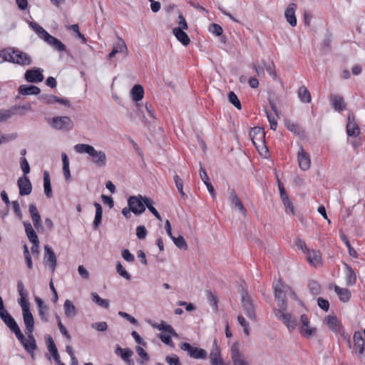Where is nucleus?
I'll return each mask as SVG.
<instances>
[{
	"label": "nucleus",
	"mask_w": 365,
	"mask_h": 365,
	"mask_svg": "<svg viewBox=\"0 0 365 365\" xmlns=\"http://www.w3.org/2000/svg\"><path fill=\"white\" fill-rule=\"evenodd\" d=\"M74 150L78 153H87L91 158V162L96 167L103 168L107 163L106 153L103 150H96L89 144L79 143L74 146Z\"/></svg>",
	"instance_id": "1"
},
{
	"label": "nucleus",
	"mask_w": 365,
	"mask_h": 365,
	"mask_svg": "<svg viewBox=\"0 0 365 365\" xmlns=\"http://www.w3.org/2000/svg\"><path fill=\"white\" fill-rule=\"evenodd\" d=\"M4 59L19 65L31 64V58L26 53L18 49L9 48L4 53Z\"/></svg>",
	"instance_id": "2"
},
{
	"label": "nucleus",
	"mask_w": 365,
	"mask_h": 365,
	"mask_svg": "<svg viewBox=\"0 0 365 365\" xmlns=\"http://www.w3.org/2000/svg\"><path fill=\"white\" fill-rule=\"evenodd\" d=\"M240 294L244 312L250 319L256 320L255 306L251 297L242 287H241Z\"/></svg>",
	"instance_id": "3"
},
{
	"label": "nucleus",
	"mask_w": 365,
	"mask_h": 365,
	"mask_svg": "<svg viewBox=\"0 0 365 365\" xmlns=\"http://www.w3.org/2000/svg\"><path fill=\"white\" fill-rule=\"evenodd\" d=\"M274 290L275 299L277 301V306L280 309H287V297L286 292L289 289V287L284 284L281 279L273 284Z\"/></svg>",
	"instance_id": "4"
},
{
	"label": "nucleus",
	"mask_w": 365,
	"mask_h": 365,
	"mask_svg": "<svg viewBox=\"0 0 365 365\" xmlns=\"http://www.w3.org/2000/svg\"><path fill=\"white\" fill-rule=\"evenodd\" d=\"M50 125L56 130L69 131L73 128V122L68 116H56L50 120Z\"/></svg>",
	"instance_id": "5"
},
{
	"label": "nucleus",
	"mask_w": 365,
	"mask_h": 365,
	"mask_svg": "<svg viewBox=\"0 0 365 365\" xmlns=\"http://www.w3.org/2000/svg\"><path fill=\"white\" fill-rule=\"evenodd\" d=\"M144 197L141 195H133L128 199V205L133 210V213L135 215H140L145 210Z\"/></svg>",
	"instance_id": "6"
},
{
	"label": "nucleus",
	"mask_w": 365,
	"mask_h": 365,
	"mask_svg": "<svg viewBox=\"0 0 365 365\" xmlns=\"http://www.w3.org/2000/svg\"><path fill=\"white\" fill-rule=\"evenodd\" d=\"M0 318L7 327L16 335V338H21L23 336V333L16 322L7 311L4 312H1L0 313Z\"/></svg>",
	"instance_id": "7"
},
{
	"label": "nucleus",
	"mask_w": 365,
	"mask_h": 365,
	"mask_svg": "<svg viewBox=\"0 0 365 365\" xmlns=\"http://www.w3.org/2000/svg\"><path fill=\"white\" fill-rule=\"evenodd\" d=\"M283 310L281 309H274V316L277 319L282 321L288 329L292 331L297 327V321L292 318L290 314L284 313Z\"/></svg>",
	"instance_id": "8"
},
{
	"label": "nucleus",
	"mask_w": 365,
	"mask_h": 365,
	"mask_svg": "<svg viewBox=\"0 0 365 365\" xmlns=\"http://www.w3.org/2000/svg\"><path fill=\"white\" fill-rule=\"evenodd\" d=\"M43 263L54 272L57 264L56 256L52 247L48 245L44 246Z\"/></svg>",
	"instance_id": "9"
},
{
	"label": "nucleus",
	"mask_w": 365,
	"mask_h": 365,
	"mask_svg": "<svg viewBox=\"0 0 365 365\" xmlns=\"http://www.w3.org/2000/svg\"><path fill=\"white\" fill-rule=\"evenodd\" d=\"M346 133L349 137H356L360 133V129L356 123L355 115L353 113H350L348 115L346 123Z\"/></svg>",
	"instance_id": "10"
},
{
	"label": "nucleus",
	"mask_w": 365,
	"mask_h": 365,
	"mask_svg": "<svg viewBox=\"0 0 365 365\" xmlns=\"http://www.w3.org/2000/svg\"><path fill=\"white\" fill-rule=\"evenodd\" d=\"M302 326L299 327V333L304 337H310L316 333V328L309 327V321L307 314H303L300 317Z\"/></svg>",
	"instance_id": "11"
},
{
	"label": "nucleus",
	"mask_w": 365,
	"mask_h": 365,
	"mask_svg": "<svg viewBox=\"0 0 365 365\" xmlns=\"http://www.w3.org/2000/svg\"><path fill=\"white\" fill-rule=\"evenodd\" d=\"M24 78L29 83H39L43 80V70L40 68L27 70Z\"/></svg>",
	"instance_id": "12"
},
{
	"label": "nucleus",
	"mask_w": 365,
	"mask_h": 365,
	"mask_svg": "<svg viewBox=\"0 0 365 365\" xmlns=\"http://www.w3.org/2000/svg\"><path fill=\"white\" fill-rule=\"evenodd\" d=\"M17 289L19 294L21 297V299L19 301V304L21 307L22 312L24 311V308L26 310H30V303L29 302V293L26 290L24 289V285L22 281L19 280L17 282Z\"/></svg>",
	"instance_id": "13"
},
{
	"label": "nucleus",
	"mask_w": 365,
	"mask_h": 365,
	"mask_svg": "<svg viewBox=\"0 0 365 365\" xmlns=\"http://www.w3.org/2000/svg\"><path fill=\"white\" fill-rule=\"evenodd\" d=\"M26 334L27 335V339L25 338L24 334L21 338L17 339L27 352H34V351L37 349V345L33 333Z\"/></svg>",
	"instance_id": "14"
},
{
	"label": "nucleus",
	"mask_w": 365,
	"mask_h": 365,
	"mask_svg": "<svg viewBox=\"0 0 365 365\" xmlns=\"http://www.w3.org/2000/svg\"><path fill=\"white\" fill-rule=\"evenodd\" d=\"M297 160L299 168L302 170H307L310 168L311 160L309 155L304 150L302 145L300 146L297 153Z\"/></svg>",
	"instance_id": "15"
},
{
	"label": "nucleus",
	"mask_w": 365,
	"mask_h": 365,
	"mask_svg": "<svg viewBox=\"0 0 365 365\" xmlns=\"http://www.w3.org/2000/svg\"><path fill=\"white\" fill-rule=\"evenodd\" d=\"M17 185L19 189L20 195H28L31 192L32 185L26 175L20 177L17 180Z\"/></svg>",
	"instance_id": "16"
},
{
	"label": "nucleus",
	"mask_w": 365,
	"mask_h": 365,
	"mask_svg": "<svg viewBox=\"0 0 365 365\" xmlns=\"http://www.w3.org/2000/svg\"><path fill=\"white\" fill-rule=\"evenodd\" d=\"M250 135L253 144L257 147V143H264L265 142V132L261 127H255L251 129Z\"/></svg>",
	"instance_id": "17"
},
{
	"label": "nucleus",
	"mask_w": 365,
	"mask_h": 365,
	"mask_svg": "<svg viewBox=\"0 0 365 365\" xmlns=\"http://www.w3.org/2000/svg\"><path fill=\"white\" fill-rule=\"evenodd\" d=\"M130 96L132 99L136 102V108L140 110L143 108V106L138 103V101L143 99L144 96V88L140 84L135 85L130 91Z\"/></svg>",
	"instance_id": "18"
},
{
	"label": "nucleus",
	"mask_w": 365,
	"mask_h": 365,
	"mask_svg": "<svg viewBox=\"0 0 365 365\" xmlns=\"http://www.w3.org/2000/svg\"><path fill=\"white\" fill-rule=\"evenodd\" d=\"M24 322L25 324V333L31 334L34 331V319L30 310H26L24 308L22 312Z\"/></svg>",
	"instance_id": "19"
},
{
	"label": "nucleus",
	"mask_w": 365,
	"mask_h": 365,
	"mask_svg": "<svg viewBox=\"0 0 365 365\" xmlns=\"http://www.w3.org/2000/svg\"><path fill=\"white\" fill-rule=\"evenodd\" d=\"M324 323L331 331L335 333H341L343 327L336 316L329 315L326 317L324 319Z\"/></svg>",
	"instance_id": "20"
},
{
	"label": "nucleus",
	"mask_w": 365,
	"mask_h": 365,
	"mask_svg": "<svg viewBox=\"0 0 365 365\" xmlns=\"http://www.w3.org/2000/svg\"><path fill=\"white\" fill-rule=\"evenodd\" d=\"M329 102L336 111L341 112L346 108V103L341 96L331 94L329 96Z\"/></svg>",
	"instance_id": "21"
},
{
	"label": "nucleus",
	"mask_w": 365,
	"mask_h": 365,
	"mask_svg": "<svg viewBox=\"0 0 365 365\" xmlns=\"http://www.w3.org/2000/svg\"><path fill=\"white\" fill-rule=\"evenodd\" d=\"M230 200L232 204L235 206V208L236 210H238L244 216L247 215V209L245 207L242 200L237 196V192L235 190H231Z\"/></svg>",
	"instance_id": "22"
},
{
	"label": "nucleus",
	"mask_w": 365,
	"mask_h": 365,
	"mask_svg": "<svg viewBox=\"0 0 365 365\" xmlns=\"http://www.w3.org/2000/svg\"><path fill=\"white\" fill-rule=\"evenodd\" d=\"M297 6L294 3H291L288 5L284 12V16L287 22L292 26H295L297 25V18L295 16V11Z\"/></svg>",
	"instance_id": "23"
},
{
	"label": "nucleus",
	"mask_w": 365,
	"mask_h": 365,
	"mask_svg": "<svg viewBox=\"0 0 365 365\" xmlns=\"http://www.w3.org/2000/svg\"><path fill=\"white\" fill-rule=\"evenodd\" d=\"M18 91L21 95L29 96V95H38L41 92L40 88L34 85H21Z\"/></svg>",
	"instance_id": "24"
},
{
	"label": "nucleus",
	"mask_w": 365,
	"mask_h": 365,
	"mask_svg": "<svg viewBox=\"0 0 365 365\" xmlns=\"http://www.w3.org/2000/svg\"><path fill=\"white\" fill-rule=\"evenodd\" d=\"M44 41L58 51H66V46L60 40L50 34L46 36V38Z\"/></svg>",
	"instance_id": "25"
},
{
	"label": "nucleus",
	"mask_w": 365,
	"mask_h": 365,
	"mask_svg": "<svg viewBox=\"0 0 365 365\" xmlns=\"http://www.w3.org/2000/svg\"><path fill=\"white\" fill-rule=\"evenodd\" d=\"M46 345H47L48 350L50 352V354H51L53 360L56 362H60L61 359H60V356H59L58 349L56 348V346L54 343L53 338L50 335H48V336L46 337Z\"/></svg>",
	"instance_id": "26"
},
{
	"label": "nucleus",
	"mask_w": 365,
	"mask_h": 365,
	"mask_svg": "<svg viewBox=\"0 0 365 365\" xmlns=\"http://www.w3.org/2000/svg\"><path fill=\"white\" fill-rule=\"evenodd\" d=\"M173 34L183 46H186L190 43V39L188 35L180 28H174Z\"/></svg>",
	"instance_id": "27"
},
{
	"label": "nucleus",
	"mask_w": 365,
	"mask_h": 365,
	"mask_svg": "<svg viewBox=\"0 0 365 365\" xmlns=\"http://www.w3.org/2000/svg\"><path fill=\"white\" fill-rule=\"evenodd\" d=\"M306 253L307 260L311 264L317 267L321 264L322 258L319 251L307 250Z\"/></svg>",
	"instance_id": "28"
},
{
	"label": "nucleus",
	"mask_w": 365,
	"mask_h": 365,
	"mask_svg": "<svg viewBox=\"0 0 365 365\" xmlns=\"http://www.w3.org/2000/svg\"><path fill=\"white\" fill-rule=\"evenodd\" d=\"M93 205L96 207V214H95V218L93 222V230H96L98 229L101 220H102V215H103V210L101 205L97 202H94Z\"/></svg>",
	"instance_id": "29"
},
{
	"label": "nucleus",
	"mask_w": 365,
	"mask_h": 365,
	"mask_svg": "<svg viewBox=\"0 0 365 365\" xmlns=\"http://www.w3.org/2000/svg\"><path fill=\"white\" fill-rule=\"evenodd\" d=\"M354 346L359 349V354L362 355L364 352L365 341L362 334L359 331H356L354 334Z\"/></svg>",
	"instance_id": "30"
},
{
	"label": "nucleus",
	"mask_w": 365,
	"mask_h": 365,
	"mask_svg": "<svg viewBox=\"0 0 365 365\" xmlns=\"http://www.w3.org/2000/svg\"><path fill=\"white\" fill-rule=\"evenodd\" d=\"M24 225L25 227L26 234L29 240L32 242H38V236L34 230L31 224L29 222H24Z\"/></svg>",
	"instance_id": "31"
},
{
	"label": "nucleus",
	"mask_w": 365,
	"mask_h": 365,
	"mask_svg": "<svg viewBox=\"0 0 365 365\" xmlns=\"http://www.w3.org/2000/svg\"><path fill=\"white\" fill-rule=\"evenodd\" d=\"M297 94H298V97H299V100L302 103H311V101H312L311 93L304 86L299 87Z\"/></svg>",
	"instance_id": "32"
},
{
	"label": "nucleus",
	"mask_w": 365,
	"mask_h": 365,
	"mask_svg": "<svg viewBox=\"0 0 365 365\" xmlns=\"http://www.w3.org/2000/svg\"><path fill=\"white\" fill-rule=\"evenodd\" d=\"M334 291L339 296V299L343 302H347L351 298V292L346 288H341L336 285Z\"/></svg>",
	"instance_id": "33"
},
{
	"label": "nucleus",
	"mask_w": 365,
	"mask_h": 365,
	"mask_svg": "<svg viewBox=\"0 0 365 365\" xmlns=\"http://www.w3.org/2000/svg\"><path fill=\"white\" fill-rule=\"evenodd\" d=\"M65 315L67 317L72 318L77 314L76 308L74 304L69 300L66 299L63 304Z\"/></svg>",
	"instance_id": "34"
},
{
	"label": "nucleus",
	"mask_w": 365,
	"mask_h": 365,
	"mask_svg": "<svg viewBox=\"0 0 365 365\" xmlns=\"http://www.w3.org/2000/svg\"><path fill=\"white\" fill-rule=\"evenodd\" d=\"M286 128L297 135L302 136L304 134V130L297 124L291 120L285 121Z\"/></svg>",
	"instance_id": "35"
},
{
	"label": "nucleus",
	"mask_w": 365,
	"mask_h": 365,
	"mask_svg": "<svg viewBox=\"0 0 365 365\" xmlns=\"http://www.w3.org/2000/svg\"><path fill=\"white\" fill-rule=\"evenodd\" d=\"M62 163H63V173L66 181H69L71 178V172L69 169V160L67 155L65 153L61 154Z\"/></svg>",
	"instance_id": "36"
},
{
	"label": "nucleus",
	"mask_w": 365,
	"mask_h": 365,
	"mask_svg": "<svg viewBox=\"0 0 365 365\" xmlns=\"http://www.w3.org/2000/svg\"><path fill=\"white\" fill-rule=\"evenodd\" d=\"M43 187H44V192L46 196L48 198H51L52 197V189L51 185V180L49 173L48 171H45L43 173Z\"/></svg>",
	"instance_id": "37"
},
{
	"label": "nucleus",
	"mask_w": 365,
	"mask_h": 365,
	"mask_svg": "<svg viewBox=\"0 0 365 365\" xmlns=\"http://www.w3.org/2000/svg\"><path fill=\"white\" fill-rule=\"evenodd\" d=\"M345 267L346 269V284H347V285L352 286L356 284V275L351 266L348 265L347 264H345Z\"/></svg>",
	"instance_id": "38"
},
{
	"label": "nucleus",
	"mask_w": 365,
	"mask_h": 365,
	"mask_svg": "<svg viewBox=\"0 0 365 365\" xmlns=\"http://www.w3.org/2000/svg\"><path fill=\"white\" fill-rule=\"evenodd\" d=\"M267 100L272 110L274 112L276 116L279 117V112L277 107V102L279 101V96L274 93H269L268 95Z\"/></svg>",
	"instance_id": "39"
},
{
	"label": "nucleus",
	"mask_w": 365,
	"mask_h": 365,
	"mask_svg": "<svg viewBox=\"0 0 365 365\" xmlns=\"http://www.w3.org/2000/svg\"><path fill=\"white\" fill-rule=\"evenodd\" d=\"M153 327L157 328L158 330L168 332L174 336H178L177 333L175 332L173 327L170 324H166L164 321H162L160 324H153Z\"/></svg>",
	"instance_id": "40"
},
{
	"label": "nucleus",
	"mask_w": 365,
	"mask_h": 365,
	"mask_svg": "<svg viewBox=\"0 0 365 365\" xmlns=\"http://www.w3.org/2000/svg\"><path fill=\"white\" fill-rule=\"evenodd\" d=\"M29 26L32 28L35 32L38 34V36L45 40L46 38V36H48L49 34L40 25H38L36 22L34 21H30L29 22Z\"/></svg>",
	"instance_id": "41"
},
{
	"label": "nucleus",
	"mask_w": 365,
	"mask_h": 365,
	"mask_svg": "<svg viewBox=\"0 0 365 365\" xmlns=\"http://www.w3.org/2000/svg\"><path fill=\"white\" fill-rule=\"evenodd\" d=\"M145 208H148V210L160 221H162V217L158 210L153 207V201L148 198L144 197Z\"/></svg>",
	"instance_id": "42"
},
{
	"label": "nucleus",
	"mask_w": 365,
	"mask_h": 365,
	"mask_svg": "<svg viewBox=\"0 0 365 365\" xmlns=\"http://www.w3.org/2000/svg\"><path fill=\"white\" fill-rule=\"evenodd\" d=\"M92 300L98 306L105 309H108L110 307V302L108 299H102L96 292H91Z\"/></svg>",
	"instance_id": "43"
},
{
	"label": "nucleus",
	"mask_w": 365,
	"mask_h": 365,
	"mask_svg": "<svg viewBox=\"0 0 365 365\" xmlns=\"http://www.w3.org/2000/svg\"><path fill=\"white\" fill-rule=\"evenodd\" d=\"M221 349L217 344V341L216 339L214 340L212 349L210 351L209 359L210 361L213 360L214 359L221 358Z\"/></svg>",
	"instance_id": "44"
},
{
	"label": "nucleus",
	"mask_w": 365,
	"mask_h": 365,
	"mask_svg": "<svg viewBox=\"0 0 365 365\" xmlns=\"http://www.w3.org/2000/svg\"><path fill=\"white\" fill-rule=\"evenodd\" d=\"M128 48L125 41L119 38L118 42H116L113 46L112 51L117 53H123L127 51Z\"/></svg>",
	"instance_id": "45"
},
{
	"label": "nucleus",
	"mask_w": 365,
	"mask_h": 365,
	"mask_svg": "<svg viewBox=\"0 0 365 365\" xmlns=\"http://www.w3.org/2000/svg\"><path fill=\"white\" fill-rule=\"evenodd\" d=\"M206 297L210 305L215 311L217 310V297L210 290H206Z\"/></svg>",
	"instance_id": "46"
},
{
	"label": "nucleus",
	"mask_w": 365,
	"mask_h": 365,
	"mask_svg": "<svg viewBox=\"0 0 365 365\" xmlns=\"http://www.w3.org/2000/svg\"><path fill=\"white\" fill-rule=\"evenodd\" d=\"M177 247L180 250H187V244L182 235H179L178 237H173L171 238Z\"/></svg>",
	"instance_id": "47"
},
{
	"label": "nucleus",
	"mask_w": 365,
	"mask_h": 365,
	"mask_svg": "<svg viewBox=\"0 0 365 365\" xmlns=\"http://www.w3.org/2000/svg\"><path fill=\"white\" fill-rule=\"evenodd\" d=\"M174 181L175 183V185L177 187L178 190L179 191L180 196L182 199H185L187 197L186 194L183 191V181L180 178V177L178 175H174Z\"/></svg>",
	"instance_id": "48"
},
{
	"label": "nucleus",
	"mask_w": 365,
	"mask_h": 365,
	"mask_svg": "<svg viewBox=\"0 0 365 365\" xmlns=\"http://www.w3.org/2000/svg\"><path fill=\"white\" fill-rule=\"evenodd\" d=\"M340 237H341V240H342V242L346 245V246L348 249L349 255L354 258H357L358 257L357 252L351 247L346 236L344 235H342L340 236Z\"/></svg>",
	"instance_id": "49"
},
{
	"label": "nucleus",
	"mask_w": 365,
	"mask_h": 365,
	"mask_svg": "<svg viewBox=\"0 0 365 365\" xmlns=\"http://www.w3.org/2000/svg\"><path fill=\"white\" fill-rule=\"evenodd\" d=\"M228 100L229 102L232 103L236 108L238 110L242 109L241 103L234 91H230L228 93Z\"/></svg>",
	"instance_id": "50"
},
{
	"label": "nucleus",
	"mask_w": 365,
	"mask_h": 365,
	"mask_svg": "<svg viewBox=\"0 0 365 365\" xmlns=\"http://www.w3.org/2000/svg\"><path fill=\"white\" fill-rule=\"evenodd\" d=\"M308 287L312 294L317 295L321 292V286L315 280H310L308 284Z\"/></svg>",
	"instance_id": "51"
},
{
	"label": "nucleus",
	"mask_w": 365,
	"mask_h": 365,
	"mask_svg": "<svg viewBox=\"0 0 365 365\" xmlns=\"http://www.w3.org/2000/svg\"><path fill=\"white\" fill-rule=\"evenodd\" d=\"M38 99L43 103L50 105L56 103V96L49 94H42L38 97Z\"/></svg>",
	"instance_id": "52"
},
{
	"label": "nucleus",
	"mask_w": 365,
	"mask_h": 365,
	"mask_svg": "<svg viewBox=\"0 0 365 365\" xmlns=\"http://www.w3.org/2000/svg\"><path fill=\"white\" fill-rule=\"evenodd\" d=\"M116 271L118 273V274L122 277L128 280H130L131 279V275L125 270V269L119 262L116 264Z\"/></svg>",
	"instance_id": "53"
},
{
	"label": "nucleus",
	"mask_w": 365,
	"mask_h": 365,
	"mask_svg": "<svg viewBox=\"0 0 365 365\" xmlns=\"http://www.w3.org/2000/svg\"><path fill=\"white\" fill-rule=\"evenodd\" d=\"M243 354L240 352L239 346L237 344H233L231 346V358L232 360H235L241 357H243Z\"/></svg>",
	"instance_id": "54"
},
{
	"label": "nucleus",
	"mask_w": 365,
	"mask_h": 365,
	"mask_svg": "<svg viewBox=\"0 0 365 365\" xmlns=\"http://www.w3.org/2000/svg\"><path fill=\"white\" fill-rule=\"evenodd\" d=\"M262 63L271 76H273L274 78L277 76V74L274 71L275 66L273 62L266 63L264 60H262Z\"/></svg>",
	"instance_id": "55"
},
{
	"label": "nucleus",
	"mask_w": 365,
	"mask_h": 365,
	"mask_svg": "<svg viewBox=\"0 0 365 365\" xmlns=\"http://www.w3.org/2000/svg\"><path fill=\"white\" fill-rule=\"evenodd\" d=\"M209 31L215 34L216 36H220L222 34V28L217 24H211L209 27Z\"/></svg>",
	"instance_id": "56"
},
{
	"label": "nucleus",
	"mask_w": 365,
	"mask_h": 365,
	"mask_svg": "<svg viewBox=\"0 0 365 365\" xmlns=\"http://www.w3.org/2000/svg\"><path fill=\"white\" fill-rule=\"evenodd\" d=\"M20 167L24 173V175H26L30 173V166L29 164L25 157H21L20 158Z\"/></svg>",
	"instance_id": "57"
},
{
	"label": "nucleus",
	"mask_w": 365,
	"mask_h": 365,
	"mask_svg": "<svg viewBox=\"0 0 365 365\" xmlns=\"http://www.w3.org/2000/svg\"><path fill=\"white\" fill-rule=\"evenodd\" d=\"M38 315L43 322H48V307L47 305L38 309Z\"/></svg>",
	"instance_id": "58"
},
{
	"label": "nucleus",
	"mask_w": 365,
	"mask_h": 365,
	"mask_svg": "<svg viewBox=\"0 0 365 365\" xmlns=\"http://www.w3.org/2000/svg\"><path fill=\"white\" fill-rule=\"evenodd\" d=\"M194 356H192V358L194 359H206L207 357V352L205 350L201 348L195 347V349L193 350Z\"/></svg>",
	"instance_id": "59"
},
{
	"label": "nucleus",
	"mask_w": 365,
	"mask_h": 365,
	"mask_svg": "<svg viewBox=\"0 0 365 365\" xmlns=\"http://www.w3.org/2000/svg\"><path fill=\"white\" fill-rule=\"evenodd\" d=\"M147 230L144 225H139L136 228V235L140 240H143L147 235Z\"/></svg>",
	"instance_id": "60"
},
{
	"label": "nucleus",
	"mask_w": 365,
	"mask_h": 365,
	"mask_svg": "<svg viewBox=\"0 0 365 365\" xmlns=\"http://www.w3.org/2000/svg\"><path fill=\"white\" fill-rule=\"evenodd\" d=\"M91 327L99 331H104L108 329V324L106 322L93 323Z\"/></svg>",
	"instance_id": "61"
},
{
	"label": "nucleus",
	"mask_w": 365,
	"mask_h": 365,
	"mask_svg": "<svg viewBox=\"0 0 365 365\" xmlns=\"http://www.w3.org/2000/svg\"><path fill=\"white\" fill-rule=\"evenodd\" d=\"M317 304L318 306L324 311L327 312L329 309V302L328 300L319 297L317 299Z\"/></svg>",
	"instance_id": "62"
},
{
	"label": "nucleus",
	"mask_w": 365,
	"mask_h": 365,
	"mask_svg": "<svg viewBox=\"0 0 365 365\" xmlns=\"http://www.w3.org/2000/svg\"><path fill=\"white\" fill-rule=\"evenodd\" d=\"M121 255L123 258L128 262H133L135 260L134 255L127 249L123 250Z\"/></svg>",
	"instance_id": "63"
},
{
	"label": "nucleus",
	"mask_w": 365,
	"mask_h": 365,
	"mask_svg": "<svg viewBox=\"0 0 365 365\" xmlns=\"http://www.w3.org/2000/svg\"><path fill=\"white\" fill-rule=\"evenodd\" d=\"M165 361L169 365H181L177 355H173L172 356H167Z\"/></svg>",
	"instance_id": "64"
}]
</instances>
